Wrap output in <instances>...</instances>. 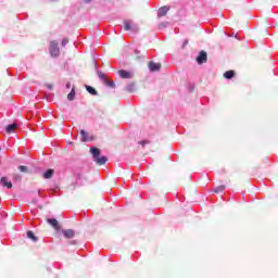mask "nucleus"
<instances>
[{
  "label": "nucleus",
  "instance_id": "nucleus-1",
  "mask_svg": "<svg viewBox=\"0 0 278 278\" xmlns=\"http://www.w3.org/2000/svg\"><path fill=\"white\" fill-rule=\"evenodd\" d=\"M90 152L93 156V161L98 164V165H105V163H108V156H101V150L100 148H94L91 147L90 148Z\"/></svg>",
  "mask_w": 278,
  "mask_h": 278
},
{
  "label": "nucleus",
  "instance_id": "nucleus-2",
  "mask_svg": "<svg viewBox=\"0 0 278 278\" xmlns=\"http://www.w3.org/2000/svg\"><path fill=\"white\" fill-rule=\"evenodd\" d=\"M50 54L52 58H59L60 56V47L55 40H52L50 42Z\"/></svg>",
  "mask_w": 278,
  "mask_h": 278
},
{
  "label": "nucleus",
  "instance_id": "nucleus-3",
  "mask_svg": "<svg viewBox=\"0 0 278 278\" xmlns=\"http://www.w3.org/2000/svg\"><path fill=\"white\" fill-rule=\"evenodd\" d=\"M118 76L121 79H132L134 72H129V70H118Z\"/></svg>",
  "mask_w": 278,
  "mask_h": 278
},
{
  "label": "nucleus",
  "instance_id": "nucleus-4",
  "mask_svg": "<svg viewBox=\"0 0 278 278\" xmlns=\"http://www.w3.org/2000/svg\"><path fill=\"white\" fill-rule=\"evenodd\" d=\"M198 64H206L207 63V53L206 51H200L197 58Z\"/></svg>",
  "mask_w": 278,
  "mask_h": 278
},
{
  "label": "nucleus",
  "instance_id": "nucleus-5",
  "mask_svg": "<svg viewBox=\"0 0 278 278\" xmlns=\"http://www.w3.org/2000/svg\"><path fill=\"white\" fill-rule=\"evenodd\" d=\"M148 67L151 71V73H156V71H161L162 63L149 62Z\"/></svg>",
  "mask_w": 278,
  "mask_h": 278
},
{
  "label": "nucleus",
  "instance_id": "nucleus-6",
  "mask_svg": "<svg viewBox=\"0 0 278 278\" xmlns=\"http://www.w3.org/2000/svg\"><path fill=\"white\" fill-rule=\"evenodd\" d=\"M170 8H168V5H163L162 8L159 9L157 11V16L162 17V16H166V14L169 12Z\"/></svg>",
  "mask_w": 278,
  "mask_h": 278
},
{
  "label": "nucleus",
  "instance_id": "nucleus-7",
  "mask_svg": "<svg viewBox=\"0 0 278 278\" xmlns=\"http://www.w3.org/2000/svg\"><path fill=\"white\" fill-rule=\"evenodd\" d=\"M148 51L143 50L142 52L138 49L135 50V58L136 60H141L142 58H147Z\"/></svg>",
  "mask_w": 278,
  "mask_h": 278
},
{
  "label": "nucleus",
  "instance_id": "nucleus-8",
  "mask_svg": "<svg viewBox=\"0 0 278 278\" xmlns=\"http://www.w3.org/2000/svg\"><path fill=\"white\" fill-rule=\"evenodd\" d=\"M225 79H233L236 77L235 70H227V72H224Z\"/></svg>",
  "mask_w": 278,
  "mask_h": 278
},
{
  "label": "nucleus",
  "instance_id": "nucleus-9",
  "mask_svg": "<svg viewBox=\"0 0 278 278\" xmlns=\"http://www.w3.org/2000/svg\"><path fill=\"white\" fill-rule=\"evenodd\" d=\"M18 124H16L15 122L13 124H8V126H5V130L8 134H12L14 132V130H16Z\"/></svg>",
  "mask_w": 278,
  "mask_h": 278
},
{
  "label": "nucleus",
  "instance_id": "nucleus-10",
  "mask_svg": "<svg viewBox=\"0 0 278 278\" xmlns=\"http://www.w3.org/2000/svg\"><path fill=\"white\" fill-rule=\"evenodd\" d=\"M0 182L3 187H7V189H12L13 185L12 182H9L8 178L5 176H3L1 179H0Z\"/></svg>",
  "mask_w": 278,
  "mask_h": 278
},
{
  "label": "nucleus",
  "instance_id": "nucleus-11",
  "mask_svg": "<svg viewBox=\"0 0 278 278\" xmlns=\"http://www.w3.org/2000/svg\"><path fill=\"white\" fill-rule=\"evenodd\" d=\"M48 223H50V225H52V227H54V229H56V231H60L61 226H60V222H58V219H47Z\"/></svg>",
  "mask_w": 278,
  "mask_h": 278
},
{
  "label": "nucleus",
  "instance_id": "nucleus-12",
  "mask_svg": "<svg viewBox=\"0 0 278 278\" xmlns=\"http://www.w3.org/2000/svg\"><path fill=\"white\" fill-rule=\"evenodd\" d=\"M86 89L87 91H89V93H91L92 96H97L98 91L94 87H92L91 85H86Z\"/></svg>",
  "mask_w": 278,
  "mask_h": 278
},
{
  "label": "nucleus",
  "instance_id": "nucleus-13",
  "mask_svg": "<svg viewBox=\"0 0 278 278\" xmlns=\"http://www.w3.org/2000/svg\"><path fill=\"white\" fill-rule=\"evenodd\" d=\"M53 174H54V169H47V172H45L43 174V178L46 179L53 178Z\"/></svg>",
  "mask_w": 278,
  "mask_h": 278
},
{
  "label": "nucleus",
  "instance_id": "nucleus-14",
  "mask_svg": "<svg viewBox=\"0 0 278 278\" xmlns=\"http://www.w3.org/2000/svg\"><path fill=\"white\" fill-rule=\"evenodd\" d=\"M63 231V236H65V238H74L75 236V230H62Z\"/></svg>",
  "mask_w": 278,
  "mask_h": 278
},
{
  "label": "nucleus",
  "instance_id": "nucleus-15",
  "mask_svg": "<svg viewBox=\"0 0 278 278\" xmlns=\"http://www.w3.org/2000/svg\"><path fill=\"white\" fill-rule=\"evenodd\" d=\"M68 100H74V98H76V90L75 87H72V90L70 91V93L67 94Z\"/></svg>",
  "mask_w": 278,
  "mask_h": 278
},
{
  "label": "nucleus",
  "instance_id": "nucleus-16",
  "mask_svg": "<svg viewBox=\"0 0 278 278\" xmlns=\"http://www.w3.org/2000/svg\"><path fill=\"white\" fill-rule=\"evenodd\" d=\"M27 237L34 240V242H37L38 240L37 236L35 235V232H33V230H28Z\"/></svg>",
  "mask_w": 278,
  "mask_h": 278
},
{
  "label": "nucleus",
  "instance_id": "nucleus-17",
  "mask_svg": "<svg viewBox=\"0 0 278 278\" xmlns=\"http://www.w3.org/2000/svg\"><path fill=\"white\" fill-rule=\"evenodd\" d=\"M225 189H226L225 185H220L219 187H216L214 189V192L215 193H220V192L225 191Z\"/></svg>",
  "mask_w": 278,
  "mask_h": 278
},
{
  "label": "nucleus",
  "instance_id": "nucleus-18",
  "mask_svg": "<svg viewBox=\"0 0 278 278\" xmlns=\"http://www.w3.org/2000/svg\"><path fill=\"white\" fill-rule=\"evenodd\" d=\"M80 135L83 137V141L86 142V141H89L88 139V135H87V131L86 130H80Z\"/></svg>",
  "mask_w": 278,
  "mask_h": 278
},
{
  "label": "nucleus",
  "instance_id": "nucleus-19",
  "mask_svg": "<svg viewBox=\"0 0 278 278\" xmlns=\"http://www.w3.org/2000/svg\"><path fill=\"white\" fill-rule=\"evenodd\" d=\"M18 169H20V172H23L24 174H28V167L26 165H20Z\"/></svg>",
  "mask_w": 278,
  "mask_h": 278
},
{
  "label": "nucleus",
  "instance_id": "nucleus-20",
  "mask_svg": "<svg viewBox=\"0 0 278 278\" xmlns=\"http://www.w3.org/2000/svg\"><path fill=\"white\" fill-rule=\"evenodd\" d=\"M128 91H135L136 90V83H130L127 87Z\"/></svg>",
  "mask_w": 278,
  "mask_h": 278
},
{
  "label": "nucleus",
  "instance_id": "nucleus-21",
  "mask_svg": "<svg viewBox=\"0 0 278 278\" xmlns=\"http://www.w3.org/2000/svg\"><path fill=\"white\" fill-rule=\"evenodd\" d=\"M124 28L126 29V31H129V29H131V25L128 21H125Z\"/></svg>",
  "mask_w": 278,
  "mask_h": 278
},
{
  "label": "nucleus",
  "instance_id": "nucleus-22",
  "mask_svg": "<svg viewBox=\"0 0 278 278\" xmlns=\"http://www.w3.org/2000/svg\"><path fill=\"white\" fill-rule=\"evenodd\" d=\"M13 180L21 181L22 180L21 174H13Z\"/></svg>",
  "mask_w": 278,
  "mask_h": 278
},
{
  "label": "nucleus",
  "instance_id": "nucleus-23",
  "mask_svg": "<svg viewBox=\"0 0 278 278\" xmlns=\"http://www.w3.org/2000/svg\"><path fill=\"white\" fill-rule=\"evenodd\" d=\"M105 83H106V85H109V87H115L114 80H108V79H105Z\"/></svg>",
  "mask_w": 278,
  "mask_h": 278
},
{
  "label": "nucleus",
  "instance_id": "nucleus-24",
  "mask_svg": "<svg viewBox=\"0 0 278 278\" xmlns=\"http://www.w3.org/2000/svg\"><path fill=\"white\" fill-rule=\"evenodd\" d=\"M70 40L67 38H64L62 40V47H66L68 45Z\"/></svg>",
  "mask_w": 278,
  "mask_h": 278
},
{
  "label": "nucleus",
  "instance_id": "nucleus-25",
  "mask_svg": "<svg viewBox=\"0 0 278 278\" xmlns=\"http://www.w3.org/2000/svg\"><path fill=\"white\" fill-rule=\"evenodd\" d=\"M98 77H100V79H105V74H103V72H98Z\"/></svg>",
  "mask_w": 278,
  "mask_h": 278
},
{
  "label": "nucleus",
  "instance_id": "nucleus-26",
  "mask_svg": "<svg viewBox=\"0 0 278 278\" xmlns=\"http://www.w3.org/2000/svg\"><path fill=\"white\" fill-rule=\"evenodd\" d=\"M187 45H189V40H185V42L182 43V49H186Z\"/></svg>",
  "mask_w": 278,
  "mask_h": 278
},
{
  "label": "nucleus",
  "instance_id": "nucleus-27",
  "mask_svg": "<svg viewBox=\"0 0 278 278\" xmlns=\"http://www.w3.org/2000/svg\"><path fill=\"white\" fill-rule=\"evenodd\" d=\"M83 176H84L83 174H77V175H76V179H77V180H80V179L83 178Z\"/></svg>",
  "mask_w": 278,
  "mask_h": 278
},
{
  "label": "nucleus",
  "instance_id": "nucleus-28",
  "mask_svg": "<svg viewBox=\"0 0 278 278\" xmlns=\"http://www.w3.org/2000/svg\"><path fill=\"white\" fill-rule=\"evenodd\" d=\"M141 146H146V143H149V141H139Z\"/></svg>",
  "mask_w": 278,
  "mask_h": 278
},
{
  "label": "nucleus",
  "instance_id": "nucleus-29",
  "mask_svg": "<svg viewBox=\"0 0 278 278\" xmlns=\"http://www.w3.org/2000/svg\"><path fill=\"white\" fill-rule=\"evenodd\" d=\"M66 87H67V89H71L72 83H66Z\"/></svg>",
  "mask_w": 278,
  "mask_h": 278
},
{
  "label": "nucleus",
  "instance_id": "nucleus-30",
  "mask_svg": "<svg viewBox=\"0 0 278 278\" xmlns=\"http://www.w3.org/2000/svg\"><path fill=\"white\" fill-rule=\"evenodd\" d=\"M49 89H53V85H47Z\"/></svg>",
  "mask_w": 278,
  "mask_h": 278
}]
</instances>
